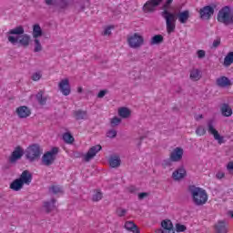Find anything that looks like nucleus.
Wrapping results in <instances>:
<instances>
[{"instance_id": "1", "label": "nucleus", "mask_w": 233, "mask_h": 233, "mask_svg": "<svg viewBox=\"0 0 233 233\" xmlns=\"http://www.w3.org/2000/svg\"><path fill=\"white\" fill-rule=\"evenodd\" d=\"M7 34L9 35L7 39L11 45H16L18 43L23 48H28V46H30V35L25 34V27H23V25L10 29Z\"/></svg>"}, {"instance_id": "2", "label": "nucleus", "mask_w": 233, "mask_h": 233, "mask_svg": "<svg viewBox=\"0 0 233 233\" xmlns=\"http://www.w3.org/2000/svg\"><path fill=\"white\" fill-rule=\"evenodd\" d=\"M174 0H167L162 7V12L160 14L161 17L166 21V28L167 34H172V32H176V14L168 11L170 8V5Z\"/></svg>"}, {"instance_id": "3", "label": "nucleus", "mask_w": 233, "mask_h": 233, "mask_svg": "<svg viewBox=\"0 0 233 233\" xmlns=\"http://www.w3.org/2000/svg\"><path fill=\"white\" fill-rule=\"evenodd\" d=\"M188 192L191 195L194 205L197 207H203L208 201L207 190L202 187L191 185L188 187Z\"/></svg>"}, {"instance_id": "4", "label": "nucleus", "mask_w": 233, "mask_h": 233, "mask_svg": "<svg viewBox=\"0 0 233 233\" xmlns=\"http://www.w3.org/2000/svg\"><path fill=\"white\" fill-rule=\"evenodd\" d=\"M43 154V149L39 144H33L29 146L25 150V158L29 163H34V161H39L41 159V155Z\"/></svg>"}, {"instance_id": "5", "label": "nucleus", "mask_w": 233, "mask_h": 233, "mask_svg": "<svg viewBox=\"0 0 233 233\" xmlns=\"http://www.w3.org/2000/svg\"><path fill=\"white\" fill-rule=\"evenodd\" d=\"M229 20H230V6L226 5L222 7L217 15V21L218 23H223V25H229Z\"/></svg>"}, {"instance_id": "6", "label": "nucleus", "mask_w": 233, "mask_h": 233, "mask_svg": "<svg viewBox=\"0 0 233 233\" xmlns=\"http://www.w3.org/2000/svg\"><path fill=\"white\" fill-rule=\"evenodd\" d=\"M130 48H139L145 43V38L142 35L135 33L127 38Z\"/></svg>"}, {"instance_id": "7", "label": "nucleus", "mask_w": 233, "mask_h": 233, "mask_svg": "<svg viewBox=\"0 0 233 233\" xmlns=\"http://www.w3.org/2000/svg\"><path fill=\"white\" fill-rule=\"evenodd\" d=\"M208 132L214 137V139L218 141V145H223V143H225V137H221V135H219V132H218L216 128H214V121L212 120H209L208 122Z\"/></svg>"}, {"instance_id": "8", "label": "nucleus", "mask_w": 233, "mask_h": 233, "mask_svg": "<svg viewBox=\"0 0 233 233\" xmlns=\"http://www.w3.org/2000/svg\"><path fill=\"white\" fill-rule=\"evenodd\" d=\"M23 156H25V149H23L21 146L16 147L9 157V163L12 165L17 163V161H19Z\"/></svg>"}, {"instance_id": "9", "label": "nucleus", "mask_w": 233, "mask_h": 233, "mask_svg": "<svg viewBox=\"0 0 233 233\" xmlns=\"http://www.w3.org/2000/svg\"><path fill=\"white\" fill-rule=\"evenodd\" d=\"M161 1L163 0H149L146 2V4L143 6V11L146 14L155 12L156 6H159V5H161Z\"/></svg>"}, {"instance_id": "10", "label": "nucleus", "mask_w": 233, "mask_h": 233, "mask_svg": "<svg viewBox=\"0 0 233 233\" xmlns=\"http://www.w3.org/2000/svg\"><path fill=\"white\" fill-rule=\"evenodd\" d=\"M102 148L103 147H101V145L93 146L85 155V157H84L85 161L88 163V161L94 159L97 152H101Z\"/></svg>"}, {"instance_id": "11", "label": "nucleus", "mask_w": 233, "mask_h": 233, "mask_svg": "<svg viewBox=\"0 0 233 233\" xmlns=\"http://www.w3.org/2000/svg\"><path fill=\"white\" fill-rule=\"evenodd\" d=\"M184 151L181 147H176L173 151L169 154V157L173 160V163H179L181 159H183Z\"/></svg>"}, {"instance_id": "12", "label": "nucleus", "mask_w": 233, "mask_h": 233, "mask_svg": "<svg viewBox=\"0 0 233 233\" xmlns=\"http://www.w3.org/2000/svg\"><path fill=\"white\" fill-rule=\"evenodd\" d=\"M58 86L63 96H70V81L67 78L61 80Z\"/></svg>"}, {"instance_id": "13", "label": "nucleus", "mask_w": 233, "mask_h": 233, "mask_svg": "<svg viewBox=\"0 0 233 233\" xmlns=\"http://www.w3.org/2000/svg\"><path fill=\"white\" fill-rule=\"evenodd\" d=\"M201 19L208 20L214 15V7L210 5L204 6L199 11Z\"/></svg>"}, {"instance_id": "14", "label": "nucleus", "mask_w": 233, "mask_h": 233, "mask_svg": "<svg viewBox=\"0 0 233 233\" xmlns=\"http://www.w3.org/2000/svg\"><path fill=\"white\" fill-rule=\"evenodd\" d=\"M16 114L20 119H26L32 114V111L26 106H21L16 108Z\"/></svg>"}, {"instance_id": "15", "label": "nucleus", "mask_w": 233, "mask_h": 233, "mask_svg": "<svg viewBox=\"0 0 233 233\" xmlns=\"http://www.w3.org/2000/svg\"><path fill=\"white\" fill-rule=\"evenodd\" d=\"M22 185H30L32 183V174L28 170H24L18 178Z\"/></svg>"}, {"instance_id": "16", "label": "nucleus", "mask_w": 233, "mask_h": 233, "mask_svg": "<svg viewBox=\"0 0 233 233\" xmlns=\"http://www.w3.org/2000/svg\"><path fill=\"white\" fill-rule=\"evenodd\" d=\"M176 18L178 19L181 25H185L188 19H190V11L185 10L183 12H179L177 15H176Z\"/></svg>"}, {"instance_id": "17", "label": "nucleus", "mask_w": 233, "mask_h": 233, "mask_svg": "<svg viewBox=\"0 0 233 233\" xmlns=\"http://www.w3.org/2000/svg\"><path fill=\"white\" fill-rule=\"evenodd\" d=\"M186 176L187 170H185V167H183L176 169L172 174V177L175 181H179L180 179H183V177H185Z\"/></svg>"}, {"instance_id": "18", "label": "nucleus", "mask_w": 233, "mask_h": 233, "mask_svg": "<svg viewBox=\"0 0 233 233\" xmlns=\"http://www.w3.org/2000/svg\"><path fill=\"white\" fill-rule=\"evenodd\" d=\"M217 85L218 86H220V88H225L227 86H232V82L228 77L227 76H221L217 79Z\"/></svg>"}, {"instance_id": "19", "label": "nucleus", "mask_w": 233, "mask_h": 233, "mask_svg": "<svg viewBox=\"0 0 233 233\" xmlns=\"http://www.w3.org/2000/svg\"><path fill=\"white\" fill-rule=\"evenodd\" d=\"M56 203H57V200L56 198H52L51 201L44 202V208L46 214H50L52 210H56Z\"/></svg>"}, {"instance_id": "20", "label": "nucleus", "mask_w": 233, "mask_h": 233, "mask_svg": "<svg viewBox=\"0 0 233 233\" xmlns=\"http://www.w3.org/2000/svg\"><path fill=\"white\" fill-rule=\"evenodd\" d=\"M54 161H56V157H53L50 154H44L42 157V163L45 167H50V165H54Z\"/></svg>"}, {"instance_id": "21", "label": "nucleus", "mask_w": 233, "mask_h": 233, "mask_svg": "<svg viewBox=\"0 0 233 233\" xmlns=\"http://www.w3.org/2000/svg\"><path fill=\"white\" fill-rule=\"evenodd\" d=\"M124 228L128 230V232H133V233H141L139 230V228H137V225L134 223V221H127L125 223Z\"/></svg>"}, {"instance_id": "22", "label": "nucleus", "mask_w": 233, "mask_h": 233, "mask_svg": "<svg viewBox=\"0 0 233 233\" xmlns=\"http://www.w3.org/2000/svg\"><path fill=\"white\" fill-rule=\"evenodd\" d=\"M43 29L41 28V25L39 24H35L33 25V38L34 39H39V37H43Z\"/></svg>"}, {"instance_id": "23", "label": "nucleus", "mask_w": 233, "mask_h": 233, "mask_svg": "<svg viewBox=\"0 0 233 233\" xmlns=\"http://www.w3.org/2000/svg\"><path fill=\"white\" fill-rule=\"evenodd\" d=\"M161 227H163L165 230H167V233H176V230L174 229V224H172V221L169 219L163 220L161 222Z\"/></svg>"}, {"instance_id": "24", "label": "nucleus", "mask_w": 233, "mask_h": 233, "mask_svg": "<svg viewBox=\"0 0 233 233\" xmlns=\"http://www.w3.org/2000/svg\"><path fill=\"white\" fill-rule=\"evenodd\" d=\"M24 186L23 182L19 178H16L10 184L9 188L15 192H19Z\"/></svg>"}, {"instance_id": "25", "label": "nucleus", "mask_w": 233, "mask_h": 233, "mask_svg": "<svg viewBox=\"0 0 233 233\" xmlns=\"http://www.w3.org/2000/svg\"><path fill=\"white\" fill-rule=\"evenodd\" d=\"M109 165L112 168H117L121 167V158L118 156L110 157Z\"/></svg>"}, {"instance_id": "26", "label": "nucleus", "mask_w": 233, "mask_h": 233, "mask_svg": "<svg viewBox=\"0 0 233 233\" xmlns=\"http://www.w3.org/2000/svg\"><path fill=\"white\" fill-rule=\"evenodd\" d=\"M132 115V111L128 107H120L118 109V116L123 119H127Z\"/></svg>"}, {"instance_id": "27", "label": "nucleus", "mask_w": 233, "mask_h": 233, "mask_svg": "<svg viewBox=\"0 0 233 233\" xmlns=\"http://www.w3.org/2000/svg\"><path fill=\"white\" fill-rule=\"evenodd\" d=\"M215 230L217 233H227L228 230L227 229V224L225 221H218L217 225H215Z\"/></svg>"}, {"instance_id": "28", "label": "nucleus", "mask_w": 233, "mask_h": 233, "mask_svg": "<svg viewBox=\"0 0 233 233\" xmlns=\"http://www.w3.org/2000/svg\"><path fill=\"white\" fill-rule=\"evenodd\" d=\"M45 92H43V90H40L35 96L36 101H38L39 105H41L42 106H45V105H46V101H48L47 96H43Z\"/></svg>"}, {"instance_id": "29", "label": "nucleus", "mask_w": 233, "mask_h": 233, "mask_svg": "<svg viewBox=\"0 0 233 233\" xmlns=\"http://www.w3.org/2000/svg\"><path fill=\"white\" fill-rule=\"evenodd\" d=\"M163 41H165L163 35H156L151 38L150 45L151 46H154V45H161Z\"/></svg>"}, {"instance_id": "30", "label": "nucleus", "mask_w": 233, "mask_h": 233, "mask_svg": "<svg viewBox=\"0 0 233 233\" xmlns=\"http://www.w3.org/2000/svg\"><path fill=\"white\" fill-rule=\"evenodd\" d=\"M189 77L192 81H199L201 79V71L199 69H192Z\"/></svg>"}, {"instance_id": "31", "label": "nucleus", "mask_w": 233, "mask_h": 233, "mask_svg": "<svg viewBox=\"0 0 233 233\" xmlns=\"http://www.w3.org/2000/svg\"><path fill=\"white\" fill-rule=\"evenodd\" d=\"M232 64H233V51L228 53V55L225 56L223 66L226 68H228V66H230V65Z\"/></svg>"}, {"instance_id": "32", "label": "nucleus", "mask_w": 233, "mask_h": 233, "mask_svg": "<svg viewBox=\"0 0 233 233\" xmlns=\"http://www.w3.org/2000/svg\"><path fill=\"white\" fill-rule=\"evenodd\" d=\"M222 116L230 117L232 116V108L228 104H223L221 107Z\"/></svg>"}, {"instance_id": "33", "label": "nucleus", "mask_w": 233, "mask_h": 233, "mask_svg": "<svg viewBox=\"0 0 233 233\" xmlns=\"http://www.w3.org/2000/svg\"><path fill=\"white\" fill-rule=\"evenodd\" d=\"M74 116L76 121H81V119H86L87 112L79 109L74 112Z\"/></svg>"}, {"instance_id": "34", "label": "nucleus", "mask_w": 233, "mask_h": 233, "mask_svg": "<svg viewBox=\"0 0 233 233\" xmlns=\"http://www.w3.org/2000/svg\"><path fill=\"white\" fill-rule=\"evenodd\" d=\"M63 140L65 141V143H66L67 145H72V143H74L75 139L74 137L72 136V134L70 133H65L63 135Z\"/></svg>"}, {"instance_id": "35", "label": "nucleus", "mask_w": 233, "mask_h": 233, "mask_svg": "<svg viewBox=\"0 0 233 233\" xmlns=\"http://www.w3.org/2000/svg\"><path fill=\"white\" fill-rule=\"evenodd\" d=\"M34 43H35L34 52L35 53L42 52L43 46L41 45V41H39V38H35Z\"/></svg>"}, {"instance_id": "36", "label": "nucleus", "mask_w": 233, "mask_h": 233, "mask_svg": "<svg viewBox=\"0 0 233 233\" xmlns=\"http://www.w3.org/2000/svg\"><path fill=\"white\" fill-rule=\"evenodd\" d=\"M172 163H174V161L169 157L168 158L164 159L161 165L163 168H168V167H172Z\"/></svg>"}, {"instance_id": "37", "label": "nucleus", "mask_w": 233, "mask_h": 233, "mask_svg": "<svg viewBox=\"0 0 233 233\" xmlns=\"http://www.w3.org/2000/svg\"><path fill=\"white\" fill-rule=\"evenodd\" d=\"M196 134L197 136H205V134H207V129H205V127L199 126L196 129Z\"/></svg>"}, {"instance_id": "38", "label": "nucleus", "mask_w": 233, "mask_h": 233, "mask_svg": "<svg viewBox=\"0 0 233 233\" xmlns=\"http://www.w3.org/2000/svg\"><path fill=\"white\" fill-rule=\"evenodd\" d=\"M49 190L53 192V194H61L63 193V188L59 186H52Z\"/></svg>"}, {"instance_id": "39", "label": "nucleus", "mask_w": 233, "mask_h": 233, "mask_svg": "<svg viewBox=\"0 0 233 233\" xmlns=\"http://www.w3.org/2000/svg\"><path fill=\"white\" fill-rule=\"evenodd\" d=\"M103 199V193L101 191H97L95 195H93L92 201L97 202Z\"/></svg>"}, {"instance_id": "40", "label": "nucleus", "mask_w": 233, "mask_h": 233, "mask_svg": "<svg viewBox=\"0 0 233 233\" xmlns=\"http://www.w3.org/2000/svg\"><path fill=\"white\" fill-rule=\"evenodd\" d=\"M175 227L177 232H185V230H187V226L180 223H177Z\"/></svg>"}, {"instance_id": "41", "label": "nucleus", "mask_w": 233, "mask_h": 233, "mask_svg": "<svg viewBox=\"0 0 233 233\" xmlns=\"http://www.w3.org/2000/svg\"><path fill=\"white\" fill-rule=\"evenodd\" d=\"M46 153L49 154V156L56 157V156H57V154H59V147H55L50 151H47Z\"/></svg>"}, {"instance_id": "42", "label": "nucleus", "mask_w": 233, "mask_h": 233, "mask_svg": "<svg viewBox=\"0 0 233 233\" xmlns=\"http://www.w3.org/2000/svg\"><path fill=\"white\" fill-rule=\"evenodd\" d=\"M121 123V118L115 116L111 119V126L112 127H117Z\"/></svg>"}, {"instance_id": "43", "label": "nucleus", "mask_w": 233, "mask_h": 233, "mask_svg": "<svg viewBox=\"0 0 233 233\" xmlns=\"http://www.w3.org/2000/svg\"><path fill=\"white\" fill-rule=\"evenodd\" d=\"M116 214L119 218H123L127 214V209H123L121 208L116 209Z\"/></svg>"}, {"instance_id": "44", "label": "nucleus", "mask_w": 233, "mask_h": 233, "mask_svg": "<svg viewBox=\"0 0 233 233\" xmlns=\"http://www.w3.org/2000/svg\"><path fill=\"white\" fill-rule=\"evenodd\" d=\"M42 76H43V75H41V73L36 72V73L33 74L31 79H33L34 81H39V79H41Z\"/></svg>"}, {"instance_id": "45", "label": "nucleus", "mask_w": 233, "mask_h": 233, "mask_svg": "<svg viewBox=\"0 0 233 233\" xmlns=\"http://www.w3.org/2000/svg\"><path fill=\"white\" fill-rule=\"evenodd\" d=\"M106 94H108V90H106V89L99 91V93L97 94L98 99H103V97H105V96H106Z\"/></svg>"}, {"instance_id": "46", "label": "nucleus", "mask_w": 233, "mask_h": 233, "mask_svg": "<svg viewBox=\"0 0 233 233\" xmlns=\"http://www.w3.org/2000/svg\"><path fill=\"white\" fill-rule=\"evenodd\" d=\"M116 136H117V131L111 129L107 132V137H110L111 139H113L114 137H116Z\"/></svg>"}, {"instance_id": "47", "label": "nucleus", "mask_w": 233, "mask_h": 233, "mask_svg": "<svg viewBox=\"0 0 233 233\" xmlns=\"http://www.w3.org/2000/svg\"><path fill=\"white\" fill-rule=\"evenodd\" d=\"M219 45H221V38H217L216 40L213 41L212 48H218Z\"/></svg>"}, {"instance_id": "48", "label": "nucleus", "mask_w": 233, "mask_h": 233, "mask_svg": "<svg viewBox=\"0 0 233 233\" xmlns=\"http://www.w3.org/2000/svg\"><path fill=\"white\" fill-rule=\"evenodd\" d=\"M112 28H114L113 25L107 26V27L104 30V35H110V34H112V32H111Z\"/></svg>"}, {"instance_id": "49", "label": "nucleus", "mask_w": 233, "mask_h": 233, "mask_svg": "<svg viewBox=\"0 0 233 233\" xmlns=\"http://www.w3.org/2000/svg\"><path fill=\"white\" fill-rule=\"evenodd\" d=\"M197 56H198V59H203V57H205V56H206L205 50H198L197 52Z\"/></svg>"}, {"instance_id": "50", "label": "nucleus", "mask_w": 233, "mask_h": 233, "mask_svg": "<svg viewBox=\"0 0 233 233\" xmlns=\"http://www.w3.org/2000/svg\"><path fill=\"white\" fill-rule=\"evenodd\" d=\"M145 198H148V193L142 192L138 194V199L142 200V199H145Z\"/></svg>"}, {"instance_id": "51", "label": "nucleus", "mask_w": 233, "mask_h": 233, "mask_svg": "<svg viewBox=\"0 0 233 233\" xmlns=\"http://www.w3.org/2000/svg\"><path fill=\"white\" fill-rule=\"evenodd\" d=\"M216 177H217L218 179H223V177H225V173H223V172H218V173H217Z\"/></svg>"}, {"instance_id": "52", "label": "nucleus", "mask_w": 233, "mask_h": 233, "mask_svg": "<svg viewBox=\"0 0 233 233\" xmlns=\"http://www.w3.org/2000/svg\"><path fill=\"white\" fill-rule=\"evenodd\" d=\"M42 37H45V39H50V33H46L43 31Z\"/></svg>"}, {"instance_id": "53", "label": "nucleus", "mask_w": 233, "mask_h": 233, "mask_svg": "<svg viewBox=\"0 0 233 233\" xmlns=\"http://www.w3.org/2000/svg\"><path fill=\"white\" fill-rule=\"evenodd\" d=\"M228 170H233V162L228 164Z\"/></svg>"}, {"instance_id": "54", "label": "nucleus", "mask_w": 233, "mask_h": 233, "mask_svg": "<svg viewBox=\"0 0 233 233\" xmlns=\"http://www.w3.org/2000/svg\"><path fill=\"white\" fill-rule=\"evenodd\" d=\"M199 119H203V115H198V116L196 117V120H197V121H199Z\"/></svg>"}, {"instance_id": "55", "label": "nucleus", "mask_w": 233, "mask_h": 233, "mask_svg": "<svg viewBox=\"0 0 233 233\" xmlns=\"http://www.w3.org/2000/svg\"><path fill=\"white\" fill-rule=\"evenodd\" d=\"M145 139V137H140V141L138 142V147H141V143Z\"/></svg>"}, {"instance_id": "56", "label": "nucleus", "mask_w": 233, "mask_h": 233, "mask_svg": "<svg viewBox=\"0 0 233 233\" xmlns=\"http://www.w3.org/2000/svg\"><path fill=\"white\" fill-rule=\"evenodd\" d=\"M129 192H131V193L136 192V187H131L129 188Z\"/></svg>"}, {"instance_id": "57", "label": "nucleus", "mask_w": 233, "mask_h": 233, "mask_svg": "<svg viewBox=\"0 0 233 233\" xmlns=\"http://www.w3.org/2000/svg\"><path fill=\"white\" fill-rule=\"evenodd\" d=\"M77 92H78V94H81L83 92V87H78Z\"/></svg>"}, {"instance_id": "58", "label": "nucleus", "mask_w": 233, "mask_h": 233, "mask_svg": "<svg viewBox=\"0 0 233 233\" xmlns=\"http://www.w3.org/2000/svg\"><path fill=\"white\" fill-rule=\"evenodd\" d=\"M231 218H233V211L231 212Z\"/></svg>"}]
</instances>
